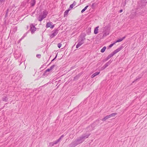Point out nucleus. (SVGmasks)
<instances>
[{
  "label": "nucleus",
  "mask_w": 147,
  "mask_h": 147,
  "mask_svg": "<svg viewBox=\"0 0 147 147\" xmlns=\"http://www.w3.org/2000/svg\"><path fill=\"white\" fill-rule=\"evenodd\" d=\"M123 11V10L122 9H121V10H120L119 11V13H121V12H122Z\"/></svg>",
  "instance_id": "nucleus-37"
},
{
  "label": "nucleus",
  "mask_w": 147,
  "mask_h": 147,
  "mask_svg": "<svg viewBox=\"0 0 147 147\" xmlns=\"http://www.w3.org/2000/svg\"><path fill=\"white\" fill-rule=\"evenodd\" d=\"M99 26H98L96 27L94 31V33L95 34H97L98 33Z\"/></svg>",
  "instance_id": "nucleus-10"
},
{
  "label": "nucleus",
  "mask_w": 147,
  "mask_h": 147,
  "mask_svg": "<svg viewBox=\"0 0 147 147\" xmlns=\"http://www.w3.org/2000/svg\"><path fill=\"white\" fill-rule=\"evenodd\" d=\"M140 79V78H137V79H136V80H135V81H134L133 82V83H134V82L135 81H136L137 80H138V79Z\"/></svg>",
  "instance_id": "nucleus-40"
},
{
  "label": "nucleus",
  "mask_w": 147,
  "mask_h": 147,
  "mask_svg": "<svg viewBox=\"0 0 147 147\" xmlns=\"http://www.w3.org/2000/svg\"><path fill=\"white\" fill-rule=\"evenodd\" d=\"M48 14V12L46 10H44L39 17L38 18V20L40 22H41L43 19L46 18Z\"/></svg>",
  "instance_id": "nucleus-1"
},
{
  "label": "nucleus",
  "mask_w": 147,
  "mask_h": 147,
  "mask_svg": "<svg viewBox=\"0 0 147 147\" xmlns=\"http://www.w3.org/2000/svg\"><path fill=\"white\" fill-rule=\"evenodd\" d=\"M62 45L61 43H59L57 45V46L59 48H60L61 46Z\"/></svg>",
  "instance_id": "nucleus-29"
},
{
  "label": "nucleus",
  "mask_w": 147,
  "mask_h": 147,
  "mask_svg": "<svg viewBox=\"0 0 147 147\" xmlns=\"http://www.w3.org/2000/svg\"><path fill=\"white\" fill-rule=\"evenodd\" d=\"M14 29H15V30L16 31L17 30V27L16 26L14 28Z\"/></svg>",
  "instance_id": "nucleus-38"
},
{
  "label": "nucleus",
  "mask_w": 147,
  "mask_h": 147,
  "mask_svg": "<svg viewBox=\"0 0 147 147\" xmlns=\"http://www.w3.org/2000/svg\"><path fill=\"white\" fill-rule=\"evenodd\" d=\"M115 43V42H114L112 44H111V45H110L109 47V48H111V47H112L114 45Z\"/></svg>",
  "instance_id": "nucleus-28"
},
{
  "label": "nucleus",
  "mask_w": 147,
  "mask_h": 147,
  "mask_svg": "<svg viewBox=\"0 0 147 147\" xmlns=\"http://www.w3.org/2000/svg\"><path fill=\"white\" fill-rule=\"evenodd\" d=\"M21 63H22V62H21V63H20V65L21 64Z\"/></svg>",
  "instance_id": "nucleus-50"
},
{
  "label": "nucleus",
  "mask_w": 147,
  "mask_h": 147,
  "mask_svg": "<svg viewBox=\"0 0 147 147\" xmlns=\"http://www.w3.org/2000/svg\"><path fill=\"white\" fill-rule=\"evenodd\" d=\"M79 76H76L74 77V80H78L79 78Z\"/></svg>",
  "instance_id": "nucleus-24"
},
{
  "label": "nucleus",
  "mask_w": 147,
  "mask_h": 147,
  "mask_svg": "<svg viewBox=\"0 0 147 147\" xmlns=\"http://www.w3.org/2000/svg\"><path fill=\"white\" fill-rule=\"evenodd\" d=\"M88 7V5H87L86 6L84 7V8L82 9V10L81 11V13H83V12H84L85 11V10L87 9Z\"/></svg>",
  "instance_id": "nucleus-23"
},
{
  "label": "nucleus",
  "mask_w": 147,
  "mask_h": 147,
  "mask_svg": "<svg viewBox=\"0 0 147 147\" xmlns=\"http://www.w3.org/2000/svg\"><path fill=\"white\" fill-rule=\"evenodd\" d=\"M122 49L123 47H121L118 48V49H117L116 50H114L113 52L114 53V54H115L116 53L120 51Z\"/></svg>",
  "instance_id": "nucleus-8"
},
{
  "label": "nucleus",
  "mask_w": 147,
  "mask_h": 147,
  "mask_svg": "<svg viewBox=\"0 0 147 147\" xmlns=\"http://www.w3.org/2000/svg\"><path fill=\"white\" fill-rule=\"evenodd\" d=\"M7 103H6V104H5V105H6Z\"/></svg>",
  "instance_id": "nucleus-48"
},
{
  "label": "nucleus",
  "mask_w": 147,
  "mask_h": 147,
  "mask_svg": "<svg viewBox=\"0 0 147 147\" xmlns=\"http://www.w3.org/2000/svg\"><path fill=\"white\" fill-rule=\"evenodd\" d=\"M31 6H34L36 3V0H31L30 2Z\"/></svg>",
  "instance_id": "nucleus-14"
},
{
  "label": "nucleus",
  "mask_w": 147,
  "mask_h": 147,
  "mask_svg": "<svg viewBox=\"0 0 147 147\" xmlns=\"http://www.w3.org/2000/svg\"><path fill=\"white\" fill-rule=\"evenodd\" d=\"M84 43V42H82L80 41L79 42L76 46V48H78L82 44Z\"/></svg>",
  "instance_id": "nucleus-13"
},
{
  "label": "nucleus",
  "mask_w": 147,
  "mask_h": 147,
  "mask_svg": "<svg viewBox=\"0 0 147 147\" xmlns=\"http://www.w3.org/2000/svg\"><path fill=\"white\" fill-rule=\"evenodd\" d=\"M146 0H141L138 2L139 6L142 8L145 7L146 5Z\"/></svg>",
  "instance_id": "nucleus-2"
},
{
  "label": "nucleus",
  "mask_w": 147,
  "mask_h": 147,
  "mask_svg": "<svg viewBox=\"0 0 147 147\" xmlns=\"http://www.w3.org/2000/svg\"><path fill=\"white\" fill-rule=\"evenodd\" d=\"M57 54L56 55L55 57V58H54L55 59L57 57Z\"/></svg>",
  "instance_id": "nucleus-41"
},
{
  "label": "nucleus",
  "mask_w": 147,
  "mask_h": 147,
  "mask_svg": "<svg viewBox=\"0 0 147 147\" xmlns=\"http://www.w3.org/2000/svg\"><path fill=\"white\" fill-rule=\"evenodd\" d=\"M76 4V3L75 1H74V3L72 4L74 6H75Z\"/></svg>",
  "instance_id": "nucleus-34"
},
{
  "label": "nucleus",
  "mask_w": 147,
  "mask_h": 147,
  "mask_svg": "<svg viewBox=\"0 0 147 147\" xmlns=\"http://www.w3.org/2000/svg\"><path fill=\"white\" fill-rule=\"evenodd\" d=\"M111 58L109 56V55H108V56L107 57V58H105L104 60H103V62H105L107 61L108 59H109Z\"/></svg>",
  "instance_id": "nucleus-22"
},
{
  "label": "nucleus",
  "mask_w": 147,
  "mask_h": 147,
  "mask_svg": "<svg viewBox=\"0 0 147 147\" xmlns=\"http://www.w3.org/2000/svg\"><path fill=\"white\" fill-rule=\"evenodd\" d=\"M8 9H7V11H8Z\"/></svg>",
  "instance_id": "nucleus-49"
},
{
  "label": "nucleus",
  "mask_w": 147,
  "mask_h": 147,
  "mask_svg": "<svg viewBox=\"0 0 147 147\" xmlns=\"http://www.w3.org/2000/svg\"><path fill=\"white\" fill-rule=\"evenodd\" d=\"M52 32L53 33L50 36V37L51 38H53L58 33V30L57 29H56L53 31Z\"/></svg>",
  "instance_id": "nucleus-7"
},
{
  "label": "nucleus",
  "mask_w": 147,
  "mask_h": 147,
  "mask_svg": "<svg viewBox=\"0 0 147 147\" xmlns=\"http://www.w3.org/2000/svg\"><path fill=\"white\" fill-rule=\"evenodd\" d=\"M36 28L34 25L33 24H31L30 25V30L32 33L33 34L36 30Z\"/></svg>",
  "instance_id": "nucleus-5"
},
{
  "label": "nucleus",
  "mask_w": 147,
  "mask_h": 147,
  "mask_svg": "<svg viewBox=\"0 0 147 147\" xmlns=\"http://www.w3.org/2000/svg\"><path fill=\"white\" fill-rule=\"evenodd\" d=\"M7 13H8V11H7L6 12V15L7 14Z\"/></svg>",
  "instance_id": "nucleus-47"
},
{
  "label": "nucleus",
  "mask_w": 147,
  "mask_h": 147,
  "mask_svg": "<svg viewBox=\"0 0 147 147\" xmlns=\"http://www.w3.org/2000/svg\"><path fill=\"white\" fill-rule=\"evenodd\" d=\"M51 70L50 69L48 68L47 69L46 71H47L48 72H49Z\"/></svg>",
  "instance_id": "nucleus-33"
},
{
  "label": "nucleus",
  "mask_w": 147,
  "mask_h": 147,
  "mask_svg": "<svg viewBox=\"0 0 147 147\" xmlns=\"http://www.w3.org/2000/svg\"><path fill=\"white\" fill-rule=\"evenodd\" d=\"M21 52H18V51H16L15 52L14 56L15 58L17 59L19 58L21 56Z\"/></svg>",
  "instance_id": "nucleus-3"
},
{
  "label": "nucleus",
  "mask_w": 147,
  "mask_h": 147,
  "mask_svg": "<svg viewBox=\"0 0 147 147\" xmlns=\"http://www.w3.org/2000/svg\"><path fill=\"white\" fill-rule=\"evenodd\" d=\"M55 65H53L52 66H51V67H50L49 68L51 70H52L55 67Z\"/></svg>",
  "instance_id": "nucleus-26"
},
{
  "label": "nucleus",
  "mask_w": 147,
  "mask_h": 147,
  "mask_svg": "<svg viewBox=\"0 0 147 147\" xmlns=\"http://www.w3.org/2000/svg\"><path fill=\"white\" fill-rule=\"evenodd\" d=\"M49 74V72H48L46 70L44 73L43 74L42 76H47Z\"/></svg>",
  "instance_id": "nucleus-19"
},
{
  "label": "nucleus",
  "mask_w": 147,
  "mask_h": 147,
  "mask_svg": "<svg viewBox=\"0 0 147 147\" xmlns=\"http://www.w3.org/2000/svg\"><path fill=\"white\" fill-rule=\"evenodd\" d=\"M74 7V6L73 5L71 4L70 5L69 8H70V9H72L73 7Z\"/></svg>",
  "instance_id": "nucleus-30"
},
{
  "label": "nucleus",
  "mask_w": 147,
  "mask_h": 147,
  "mask_svg": "<svg viewBox=\"0 0 147 147\" xmlns=\"http://www.w3.org/2000/svg\"><path fill=\"white\" fill-rule=\"evenodd\" d=\"M94 3H93L92 4V7H93L94 6Z\"/></svg>",
  "instance_id": "nucleus-42"
},
{
  "label": "nucleus",
  "mask_w": 147,
  "mask_h": 147,
  "mask_svg": "<svg viewBox=\"0 0 147 147\" xmlns=\"http://www.w3.org/2000/svg\"><path fill=\"white\" fill-rule=\"evenodd\" d=\"M55 59H53V60H52L51 62L53 61Z\"/></svg>",
  "instance_id": "nucleus-44"
},
{
  "label": "nucleus",
  "mask_w": 147,
  "mask_h": 147,
  "mask_svg": "<svg viewBox=\"0 0 147 147\" xmlns=\"http://www.w3.org/2000/svg\"><path fill=\"white\" fill-rule=\"evenodd\" d=\"M115 54H114V53L113 52L112 53H111L109 55L110 57L111 58V57H113Z\"/></svg>",
  "instance_id": "nucleus-25"
},
{
  "label": "nucleus",
  "mask_w": 147,
  "mask_h": 147,
  "mask_svg": "<svg viewBox=\"0 0 147 147\" xmlns=\"http://www.w3.org/2000/svg\"><path fill=\"white\" fill-rule=\"evenodd\" d=\"M7 13H8V11H7L6 12V15L7 14Z\"/></svg>",
  "instance_id": "nucleus-46"
},
{
  "label": "nucleus",
  "mask_w": 147,
  "mask_h": 147,
  "mask_svg": "<svg viewBox=\"0 0 147 147\" xmlns=\"http://www.w3.org/2000/svg\"><path fill=\"white\" fill-rule=\"evenodd\" d=\"M105 66L104 65L102 68L101 70H103L104 69H105V68H106V67H105Z\"/></svg>",
  "instance_id": "nucleus-32"
},
{
  "label": "nucleus",
  "mask_w": 147,
  "mask_h": 147,
  "mask_svg": "<svg viewBox=\"0 0 147 147\" xmlns=\"http://www.w3.org/2000/svg\"><path fill=\"white\" fill-rule=\"evenodd\" d=\"M41 56V55L39 54H37L36 55V57L38 58H40Z\"/></svg>",
  "instance_id": "nucleus-31"
},
{
  "label": "nucleus",
  "mask_w": 147,
  "mask_h": 147,
  "mask_svg": "<svg viewBox=\"0 0 147 147\" xmlns=\"http://www.w3.org/2000/svg\"><path fill=\"white\" fill-rule=\"evenodd\" d=\"M136 16V12H135L134 13H132L129 16L130 18L131 19L134 18Z\"/></svg>",
  "instance_id": "nucleus-9"
},
{
  "label": "nucleus",
  "mask_w": 147,
  "mask_h": 147,
  "mask_svg": "<svg viewBox=\"0 0 147 147\" xmlns=\"http://www.w3.org/2000/svg\"><path fill=\"white\" fill-rule=\"evenodd\" d=\"M125 37H126V36H124L123 37V38H122L118 39V40H116L115 42V43H116L117 42H120L122 41L123 39H124L125 38Z\"/></svg>",
  "instance_id": "nucleus-12"
},
{
  "label": "nucleus",
  "mask_w": 147,
  "mask_h": 147,
  "mask_svg": "<svg viewBox=\"0 0 147 147\" xmlns=\"http://www.w3.org/2000/svg\"><path fill=\"white\" fill-rule=\"evenodd\" d=\"M53 23L51 22H49L47 23L46 27L47 28H48L50 27L51 28H53L55 26V25H52Z\"/></svg>",
  "instance_id": "nucleus-4"
},
{
  "label": "nucleus",
  "mask_w": 147,
  "mask_h": 147,
  "mask_svg": "<svg viewBox=\"0 0 147 147\" xmlns=\"http://www.w3.org/2000/svg\"><path fill=\"white\" fill-rule=\"evenodd\" d=\"M70 10V9H69L68 10H66L64 12V17H65L68 15L69 11Z\"/></svg>",
  "instance_id": "nucleus-11"
},
{
  "label": "nucleus",
  "mask_w": 147,
  "mask_h": 147,
  "mask_svg": "<svg viewBox=\"0 0 147 147\" xmlns=\"http://www.w3.org/2000/svg\"><path fill=\"white\" fill-rule=\"evenodd\" d=\"M117 113H112L110 115H107L104 117L102 119H107L111 117L114 116Z\"/></svg>",
  "instance_id": "nucleus-6"
},
{
  "label": "nucleus",
  "mask_w": 147,
  "mask_h": 147,
  "mask_svg": "<svg viewBox=\"0 0 147 147\" xmlns=\"http://www.w3.org/2000/svg\"><path fill=\"white\" fill-rule=\"evenodd\" d=\"M103 36H106V35L105 34H103Z\"/></svg>",
  "instance_id": "nucleus-45"
},
{
  "label": "nucleus",
  "mask_w": 147,
  "mask_h": 147,
  "mask_svg": "<svg viewBox=\"0 0 147 147\" xmlns=\"http://www.w3.org/2000/svg\"><path fill=\"white\" fill-rule=\"evenodd\" d=\"M5 1V0H0V2L2 3Z\"/></svg>",
  "instance_id": "nucleus-35"
},
{
  "label": "nucleus",
  "mask_w": 147,
  "mask_h": 147,
  "mask_svg": "<svg viewBox=\"0 0 147 147\" xmlns=\"http://www.w3.org/2000/svg\"><path fill=\"white\" fill-rule=\"evenodd\" d=\"M85 39V38L84 37H82L81 38V39H80V41L82 42H84V40Z\"/></svg>",
  "instance_id": "nucleus-27"
},
{
  "label": "nucleus",
  "mask_w": 147,
  "mask_h": 147,
  "mask_svg": "<svg viewBox=\"0 0 147 147\" xmlns=\"http://www.w3.org/2000/svg\"><path fill=\"white\" fill-rule=\"evenodd\" d=\"M144 13V12L143 11H142L139 12L138 13H137L136 12V16H139L140 15H142V14Z\"/></svg>",
  "instance_id": "nucleus-18"
},
{
  "label": "nucleus",
  "mask_w": 147,
  "mask_h": 147,
  "mask_svg": "<svg viewBox=\"0 0 147 147\" xmlns=\"http://www.w3.org/2000/svg\"><path fill=\"white\" fill-rule=\"evenodd\" d=\"M126 4V0H125L124 1H123L121 4V6L123 7H125Z\"/></svg>",
  "instance_id": "nucleus-17"
},
{
  "label": "nucleus",
  "mask_w": 147,
  "mask_h": 147,
  "mask_svg": "<svg viewBox=\"0 0 147 147\" xmlns=\"http://www.w3.org/2000/svg\"><path fill=\"white\" fill-rule=\"evenodd\" d=\"M100 73V72H96L94 73L93 74L92 76H91V78H93L95 77V76H96L97 75L99 74Z\"/></svg>",
  "instance_id": "nucleus-15"
},
{
  "label": "nucleus",
  "mask_w": 147,
  "mask_h": 147,
  "mask_svg": "<svg viewBox=\"0 0 147 147\" xmlns=\"http://www.w3.org/2000/svg\"><path fill=\"white\" fill-rule=\"evenodd\" d=\"M112 61L111 60V59L109 61L104 65L105 66V67H107L111 63Z\"/></svg>",
  "instance_id": "nucleus-16"
},
{
  "label": "nucleus",
  "mask_w": 147,
  "mask_h": 147,
  "mask_svg": "<svg viewBox=\"0 0 147 147\" xmlns=\"http://www.w3.org/2000/svg\"><path fill=\"white\" fill-rule=\"evenodd\" d=\"M28 33V32H26V33L25 34H24V35L23 36H24V37H25V36H26V35H27V33Z\"/></svg>",
  "instance_id": "nucleus-36"
},
{
  "label": "nucleus",
  "mask_w": 147,
  "mask_h": 147,
  "mask_svg": "<svg viewBox=\"0 0 147 147\" xmlns=\"http://www.w3.org/2000/svg\"><path fill=\"white\" fill-rule=\"evenodd\" d=\"M24 36H23L21 38V40H22L24 38Z\"/></svg>",
  "instance_id": "nucleus-39"
},
{
  "label": "nucleus",
  "mask_w": 147,
  "mask_h": 147,
  "mask_svg": "<svg viewBox=\"0 0 147 147\" xmlns=\"http://www.w3.org/2000/svg\"><path fill=\"white\" fill-rule=\"evenodd\" d=\"M2 100L3 101H5L7 102V101L8 98H7V96H5L3 97L2 98Z\"/></svg>",
  "instance_id": "nucleus-21"
},
{
  "label": "nucleus",
  "mask_w": 147,
  "mask_h": 147,
  "mask_svg": "<svg viewBox=\"0 0 147 147\" xmlns=\"http://www.w3.org/2000/svg\"><path fill=\"white\" fill-rule=\"evenodd\" d=\"M22 40H21V38L18 41V42H20Z\"/></svg>",
  "instance_id": "nucleus-43"
},
{
  "label": "nucleus",
  "mask_w": 147,
  "mask_h": 147,
  "mask_svg": "<svg viewBox=\"0 0 147 147\" xmlns=\"http://www.w3.org/2000/svg\"><path fill=\"white\" fill-rule=\"evenodd\" d=\"M106 48V47L105 46L103 47L101 50L100 52L101 53H103L105 51Z\"/></svg>",
  "instance_id": "nucleus-20"
}]
</instances>
